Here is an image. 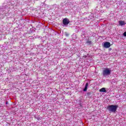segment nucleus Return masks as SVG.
<instances>
[{"mask_svg": "<svg viewBox=\"0 0 126 126\" xmlns=\"http://www.w3.org/2000/svg\"><path fill=\"white\" fill-rule=\"evenodd\" d=\"M119 107L118 105H110L107 106V109L110 113H116L117 109Z\"/></svg>", "mask_w": 126, "mask_h": 126, "instance_id": "obj_1", "label": "nucleus"}, {"mask_svg": "<svg viewBox=\"0 0 126 126\" xmlns=\"http://www.w3.org/2000/svg\"><path fill=\"white\" fill-rule=\"evenodd\" d=\"M102 74L104 76L110 75L111 74V70L109 68H105L103 70Z\"/></svg>", "mask_w": 126, "mask_h": 126, "instance_id": "obj_2", "label": "nucleus"}, {"mask_svg": "<svg viewBox=\"0 0 126 126\" xmlns=\"http://www.w3.org/2000/svg\"><path fill=\"white\" fill-rule=\"evenodd\" d=\"M70 23V21H69V19H68L67 18H65L63 20V24L64 26L68 25Z\"/></svg>", "mask_w": 126, "mask_h": 126, "instance_id": "obj_3", "label": "nucleus"}, {"mask_svg": "<svg viewBox=\"0 0 126 126\" xmlns=\"http://www.w3.org/2000/svg\"><path fill=\"white\" fill-rule=\"evenodd\" d=\"M111 47V43L108 41L105 42L103 44V48L108 49Z\"/></svg>", "mask_w": 126, "mask_h": 126, "instance_id": "obj_4", "label": "nucleus"}, {"mask_svg": "<svg viewBox=\"0 0 126 126\" xmlns=\"http://www.w3.org/2000/svg\"><path fill=\"white\" fill-rule=\"evenodd\" d=\"M119 24L120 26H123V25H126V23L125 21H119Z\"/></svg>", "mask_w": 126, "mask_h": 126, "instance_id": "obj_5", "label": "nucleus"}, {"mask_svg": "<svg viewBox=\"0 0 126 126\" xmlns=\"http://www.w3.org/2000/svg\"><path fill=\"white\" fill-rule=\"evenodd\" d=\"M87 89H88V83H87L86 84V86L85 87V88L83 90V91H84L85 92H86V91H87Z\"/></svg>", "mask_w": 126, "mask_h": 126, "instance_id": "obj_6", "label": "nucleus"}, {"mask_svg": "<svg viewBox=\"0 0 126 126\" xmlns=\"http://www.w3.org/2000/svg\"><path fill=\"white\" fill-rule=\"evenodd\" d=\"M100 92H106V88H102L99 90Z\"/></svg>", "mask_w": 126, "mask_h": 126, "instance_id": "obj_7", "label": "nucleus"}, {"mask_svg": "<svg viewBox=\"0 0 126 126\" xmlns=\"http://www.w3.org/2000/svg\"><path fill=\"white\" fill-rule=\"evenodd\" d=\"M86 43H87V44H88V45H91L92 42L90 40H88Z\"/></svg>", "mask_w": 126, "mask_h": 126, "instance_id": "obj_8", "label": "nucleus"}, {"mask_svg": "<svg viewBox=\"0 0 126 126\" xmlns=\"http://www.w3.org/2000/svg\"><path fill=\"white\" fill-rule=\"evenodd\" d=\"M8 101H6V105H8Z\"/></svg>", "mask_w": 126, "mask_h": 126, "instance_id": "obj_9", "label": "nucleus"}, {"mask_svg": "<svg viewBox=\"0 0 126 126\" xmlns=\"http://www.w3.org/2000/svg\"><path fill=\"white\" fill-rule=\"evenodd\" d=\"M66 36H68V34H66Z\"/></svg>", "mask_w": 126, "mask_h": 126, "instance_id": "obj_10", "label": "nucleus"}, {"mask_svg": "<svg viewBox=\"0 0 126 126\" xmlns=\"http://www.w3.org/2000/svg\"><path fill=\"white\" fill-rule=\"evenodd\" d=\"M111 50H112V48H110V51H111Z\"/></svg>", "mask_w": 126, "mask_h": 126, "instance_id": "obj_11", "label": "nucleus"}]
</instances>
